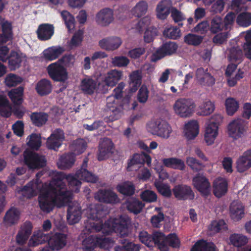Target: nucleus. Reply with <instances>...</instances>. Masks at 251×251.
Returning a JSON list of instances; mask_svg holds the SVG:
<instances>
[{"instance_id":"25","label":"nucleus","mask_w":251,"mask_h":251,"mask_svg":"<svg viewBox=\"0 0 251 251\" xmlns=\"http://www.w3.org/2000/svg\"><path fill=\"white\" fill-rule=\"evenodd\" d=\"M215 105L213 101L206 99L202 100L198 107V114L200 116H207L215 110Z\"/></svg>"},{"instance_id":"6","label":"nucleus","mask_w":251,"mask_h":251,"mask_svg":"<svg viewBox=\"0 0 251 251\" xmlns=\"http://www.w3.org/2000/svg\"><path fill=\"white\" fill-rule=\"evenodd\" d=\"M83 245L84 251H91L96 247L108 249L113 246V242L108 238L92 235L83 240Z\"/></svg>"},{"instance_id":"27","label":"nucleus","mask_w":251,"mask_h":251,"mask_svg":"<svg viewBox=\"0 0 251 251\" xmlns=\"http://www.w3.org/2000/svg\"><path fill=\"white\" fill-rule=\"evenodd\" d=\"M196 78L201 85L211 86L215 83L214 77L203 68H199L196 71Z\"/></svg>"},{"instance_id":"38","label":"nucleus","mask_w":251,"mask_h":251,"mask_svg":"<svg viewBox=\"0 0 251 251\" xmlns=\"http://www.w3.org/2000/svg\"><path fill=\"white\" fill-rule=\"evenodd\" d=\"M230 244L236 247L246 245L249 242V238L246 235L240 233H233L229 237Z\"/></svg>"},{"instance_id":"64","label":"nucleus","mask_w":251,"mask_h":251,"mask_svg":"<svg viewBox=\"0 0 251 251\" xmlns=\"http://www.w3.org/2000/svg\"><path fill=\"white\" fill-rule=\"evenodd\" d=\"M150 24V19L148 17H145L139 21L135 25L133 28H135L137 32H140L145 29H146Z\"/></svg>"},{"instance_id":"15","label":"nucleus","mask_w":251,"mask_h":251,"mask_svg":"<svg viewBox=\"0 0 251 251\" xmlns=\"http://www.w3.org/2000/svg\"><path fill=\"white\" fill-rule=\"evenodd\" d=\"M213 193L217 198L224 196L227 192L228 182L226 178L218 177L212 183Z\"/></svg>"},{"instance_id":"48","label":"nucleus","mask_w":251,"mask_h":251,"mask_svg":"<svg viewBox=\"0 0 251 251\" xmlns=\"http://www.w3.org/2000/svg\"><path fill=\"white\" fill-rule=\"evenodd\" d=\"M186 162L187 165L195 172L202 170L206 167L203 162L193 156L187 157Z\"/></svg>"},{"instance_id":"63","label":"nucleus","mask_w":251,"mask_h":251,"mask_svg":"<svg viewBox=\"0 0 251 251\" xmlns=\"http://www.w3.org/2000/svg\"><path fill=\"white\" fill-rule=\"evenodd\" d=\"M141 199L145 201L152 202L156 201V194L151 190H145L141 194Z\"/></svg>"},{"instance_id":"21","label":"nucleus","mask_w":251,"mask_h":251,"mask_svg":"<svg viewBox=\"0 0 251 251\" xmlns=\"http://www.w3.org/2000/svg\"><path fill=\"white\" fill-rule=\"evenodd\" d=\"M183 133L188 140L195 138L199 133V124L197 120H192L186 123L184 126Z\"/></svg>"},{"instance_id":"30","label":"nucleus","mask_w":251,"mask_h":251,"mask_svg":"<svg viewBox=\"0 0 251 251\" xmlns=\"http://www.w3.org/2000/svg\"><path fill=\"white\" fill-rule=\"evenodd\" d=\"M113 147V144L110 139L107 138L102 139L100 145L98 159L102 160L107 158L108 154L111 152Z\"/></svg>"},{"instance_id":"18","label":"nucleus","mask_w":251,"mask_h":251,"mask_svg":"<svg viewBox=\"0 0 251 251\" xmlns=\"http://www.w3.org/2000/svg\"><path fill=\"white\" fill-rule=\"evenodd\" d=\"M95 198L100 202L109 203H116L120 201V199L114 192L110 190H101L95 195Z\"/></svg>"},{"instance_id":"40","label":"nucleus","mask_w":251,"mask_h":251,"mask_svg":"<svg viewBox=\"0 0 251 251\" xmlns=\"http://www.w3.org/2000/svg\"><path fill=\"white\" fill-rule=\"evenodd\" d=\"M191 251H216V250L215 245L212 243L201 240L195 244Z\"/></svg>"},{"instance_id":"8","label":"nucleus","mask_w":251,"mask_h":251,"mask_svg":"<svg viewBox=\"0 0 251 251\" xmlns=\"http://www.w3.org/2000/svg\"><path fill=\"white\" fill-rule=\"evenodd\" d=\"M47 71L50 77L55 81L65 82L68 78V73L64 66L60 64V61L49 65Z\"/></svg>"},{"instance_id":"17","label":"nucleus","mask_w":251,"mask_h":251,"mask_svg":"<svg viewBox=\"0 0 251 251\" xmlns=\"http://www.w3.org/2000/svg\"><path fill=\"white\" fill-rule=\"evenodd\" d=\"M236 165L237 170L239 173H243L251 168V148L239 157Z\"/></svg>"},{"instance_id":"14","label":"nucleus","mask_w":251,"mask_h":251,"mask_svg":"<svg viewBox=\"0 0 251 251\" xmlns=\"http://www.w3.org/2000/svg\"><path fill=\"white\" fill-rule=\"evenodd\" d=\"M178 46L173 42H169L164 44L153 54L155 58L152 59L154 61L160 59L165 56L170 55L175 53L177 49Z\"/></svg>"},{"instance_id":"37","label":"nucleus","mask_w":251,"mask_h":251,"mask_svg":"<svg viewBox=\"0 0 251 251\" xmlns=\"http://www.w3.org/2000/svg\"><path fill=\"white\" fill-rule=\"evenodd\" d=\"M25 58V55L20 52L12 51L9 56V67L11 70H15L20 66L22 60Z\"/></svg>"},{"instance_id":"47","label":"nucleus","mask_w":251,"mask_h":251,"mask_svg":"<svg viewBox=\"0 0 251 251\" xmlns=\"http://www.w3.org/2000/svg\"><path fill=\"white\" fill-rule=\"evenodd\" d=\"M117 191L120 193L130 196L134 193L135 187L130 181H126L118 184L116 187Z\"/></svg>"},{"instance_id":"59","label":"nucleus","mask_w":251,"mask_h":251,"mask_svg":"<svg viewBox=\"0 0 251 251\" xmlns=\"http://www.w3.org/2000/svg\"><path fill=\"white\" fill-rule=\"evenodd\" d=\"M128 58L124 56H115L111 59V63L113 66L117 67H125L129 63Z\"/></svg>"},{"instance_id":"26","label":"nucleus","mask_w":251,"mask_h":251,"mask_svg":"<svg viewBox=\"0 0 251 251\" xmlns=\"http://www.w3.org/2000/svg\"><path fill=\"white\" fill-rule=\"evenodd\" d=\"M36 33L40 40H48L50 39L54 34V27L51 24H43L39 25Z\"/></svg>"},{"instance_id":"56","label":"nucleus","mask_w":251,"mask_h":251,"mask_svg":"<svg viewBox=\"0 0 251 251\" xmlns=\"http://www.w3.org/2000/svg\"><path fill=\"white\" fill-rule=\"evenodd\" d=\"M163 35L166 37L176 39L181 36L180 30L176 27L170 26L164 29Z\"/></svg>"},{"instance_id":"20","label":"nucleus","mask_w":251,"mask_h":251,"mask_svg":"<svg viewBox=\"0 0 251 251\" xmlns=\"http://www.w3.org/2000/svg\"><path fill=\"white\" fill-rule=\"evenodd\" d=\"M122 41L117 37H110L103 38L99 41L100 47L107 51H113L118 49Z\"/></svg>"},{"instance_id":"34","label":"nucleus","mask_w":251,"mask_h":251,"mask_svg":"<svg viewBox=\"0 0 251 251\" xmlns=\"http://www.w3.org/2000/svg\"><path fill=\"white\" fill-rule=\"evenodd\" d=\"M20 216V211L12 208L6 212L3 218V223L6 226H11L18 223Z\"/></svg>"},{"instance_id":"41","label":"nucleus","mask_w":251,"mask_h":251,"mask_svg":"<svg viewBox=\"0 0 251 251\" xmlns=\"http://www.w3.org/2000/svg\"><path fill=\"white\" fill-rule=\"evenodd\" d=\"M75 161V157L73 153L65 154L60 157L57 162V166L60 169H67L73 165Z\"/></svg>"},{"instance_id":"11","label":"nucleus","mask_w":251,"mask_h":251,"mask_svg":"<svg viewBox=\"0 0 251 251\" xmlns=\"http://www.w3.org/2000/svg\"><path fill=\"white\" fill-rule=\"evenodd\" d=\"M194 186L203 195L206 196L210 192V184L202 174H197L193 179Z\"/></svg>"},{"instance_id":"35","label":"nucleus","mask_w":251,"mask_h":251,"mask_svg":"<svg viewBox=\"0 0 251 251\" xmlns=\"http://www.w3.org/2000/svg\"><path fill=\"white\" fill-rule=\"evenodd\" d=\"M49 238V234H45L42 231L38 230L34 232L28 242V245L29 246L35 247L48 242Z\"/></svg>"},{"instance_id":"46","label":"nucleus","mask_w":251,"mask_h":251,"mask_svg":"<svg viewBox=\"0 0 251 251\" xmlns=\"http://www.w3.org/2000/svg\"><path fill=\"white\" fill-rule=\"evenodd\" d=\"M225 106L227 115H233L239 107V102L233 98H228L225 100Z\"/></svg>"},{"instance_id":"24","label":"nucleus","mask_w":251,"mask_h":251,"mask_svg":"<svg viewBox=\"0 0 251 251\" xmlns=\"http://www.w3.org/2000/svg\"><path fill=\"white\" fill-rule=\"evenodd\" d=\"M81 212L77 202H73L69 205L67 219L71 225L77 223L80 219Z\"/></svg>"},{"instance_id":"19","label":"nucleus","mask_w":251,"mask_h":251,"mask_svg":"<svg viewBox=\"0 0 251 251\" xmlns=\"http://www.w3.org/2000/svg\"><path fill=\"white\" fill-rule=\"evenodd\" d=\"M229 214L233 221H240L245 216V206L240 201H232L229 207Z\"/></svg>"},{"instance_id":"13","label":"nucleus","mask_w":251,"mask_h":251,"mask_svg":"<svg viewBox=\"0 0 251 251\" xmlns=\"http://www.w3.org/2000/svg\"><path fill=\"white\" fill-rule=\"evenodd\" d=\"M65 139L63 131L60 129L54 130L47 141V146L50 149L55 150L62 144Z\"/></svg>"},{"instance_id":"52","label":"nucleus","mask_w":251,"mask_h":251,"mask_svg":"<svg viewBox=\"0 0 251 251\" xmlns=\"http://www.w3.org/2000/svg\"><path fill=\"white\" fill-rule=\"evenodd\" d=\"M119 102V100L116 99L114 96H110L106 99V106L112 112L118 114L120 112Z\"/></svg>"},{"instance_id":"3","label":"nucleus","mask_w":251,"mask_h":251,"mask_svg":"<svg viewBox=\"0 0 251 251\" xmlns=\"http://www.w3.org/2000/svg\"><path fill=\"white\" fill-rule=\"evenodd\" d=\"M87 163L88 159L86 158L83 161L81 168L77 171L75 176L71 175L66 176V178L70 187L72 188V191L77 192L79 190L81 183L77 178L92 183H95L98 181V177L86 169Z\"/></svg>"},{"instance_id":"50","label":"nucleus","mask_w":251,"mask_h":251,"mask_svg":"<svg viewBox=\"0 0 251 251\" xmlns=\"http://www.w3.org/2000/svg\"><path fill=\"white\" fill-rule=\"evenodd\" d=\"M241 36L245 38L244 50L247 58L251 59V30L241 33Z\"/></svg>"},{"instance_id":"61","label":"nucleus","mask_w":251,"mask_h":251,"mask_svg":"<svg viewBox=\"0 0 251 251\" xmlns=\"http://www.w3.org/2000/svg\"><path fill=\"white\" fill-rule=\"evenodd\" d=\"M23 79L21 77L12 74H8L5 77L4 82L8 87H12L21 83Z\"/></svg>"},{"instance_id":"36","label":"nucleus","mask_w":251,"mask_h":251,"mask_svg":"<svg viewBox=\"0 0 251 251\" xmlns=\"http://www.w3.org/2000/svg\"><path fill=\"white\" fill-rule=\"evenodd\" d=\"M96 82L91 78L86 77L81 80L80 89L85 93L93 94L97 88Z\"/></svg>"},{"instance_id":"9","label":"nucleus","mask_w":251,"mask_h":251,"mask_svg":"<svg viewBox=\"0 0 251 251\" xmlns=\"http://www.w3.org/2000/svg\"><path fill=\"white\" fill-rule=\"evenodd\" d=\"M25 164L31 169H39L46 165V160L44 156L29 151L24 153Z\"/></svg>"},{"instance_id":"16","label":"nucleus","mask_w":251,"mask_h":251,"mask_svg":"<svg viewBox=\"0 0 251 251\" xmlns=\"http://www.w3.org/2000/svg\"><path fill=\"white\" fill-rule=\"evenodd\" d=\"M173 192L175 197L178 200H192L195 197L194 193L191 187L185 185L175 186Z\"/></svg>"},{"instance_id":"57","label":"nucleus","mask_w":251,"mask_h":251,"mask_svg":"<svg viewBox=\"0 0 251 251\" xmlns=\"http://www.w3.org/2000/svg\"><path fill=\"white\" fill-rule=\"evenodd\" d=\"M224 26L222 19L220 17H216L211 22L210 31L213 33H216L222 31Z\"/></svg>"},{"instance_id":"23","label":"nucleus","mask_w":251,"mask_h":251,"mask_svg":"<svg viewBox=\"0 0 251 251\" xmlns=\"http://www.w3.org/2000/svg\"><path fill=\"white\" fill-rule=\"evenodd\" d=\"M172 2L170 0H163L159 2L156 7V17L159 20H165L171 13Z\"/></svg>"},{"instance_id":"58","label":"nucleus","mask_w":251,"mask_h":251,"mask_svg":"<svg viewBox=\"0 0 251 251\" xmlns=\"http://www.w3.org/2000/svg\"><path fill=\"white\" fill-rule=\"evenodd\" d=\"M184 39L185 43L189 45L198 46L202 42L203 37L201 36L189 33L184 37Z\"/></svg>"},{"instance_id":"44","label":"nucleus","mask_w":251,"mask_h":251,"mask_svg":"<svg viewBox=\"0 0 251 251\" xmlns=\"http://www.w3.org/2000/svg\"><path fill=\"white\" fill-rule=\"evenodd\" d=\"M52 89L50 82L47 79H43L39 81L36 84V90L40 95H45L49 94Z\"/></svg>"},{"instance_id":"22","label":"nucleus","mask_w":251,"mask_h":251,"mask_svg":"<svg viewBox=\"0 0 251 251\" xmlns=\"http://www.w3.org/2000/svg\"><path fill=\"white\" fill-rule=\"evenodd\" d=\"M66 243V236L65 234L56 233L51 237L50 236L48 241L49 249L51 250H59L63 248Z\"/></svg>"},{"instance_id":"42","label":"nucleus","mask_w":251,"mask_h":251,"mask_svg":"<svg viewBox=\"0 0 251 251\" xmlns=\"http://www.w3.org/2000/svg\"><path fill=\"white\" fill-rule=\"evenodd\" d=\"M24 88L19 87L10 91L8 95L11 101L15 104H20L23 102Z\"/></svg>"},{"instance_id":"49","label":"nucleus","mask_w":251,"mask_h":251,"mask_svg":"<svg viewBox=\"0 0 251 251\" xmlns=\"http://www.w3.org/2000/svg\"><path fill=\"white\" fill-rule=\"evenodd\" d=\"M126 206L129 211L135 214H137L141 211L144 205L138 200L131 199L127 201Z\"/></svg>"},{"instance_id":"33","label":"nucleus","mask_w":251,"mask_h":251,"mask_svg":"<svg viewBox=\"0 0 251 251\" xmlns=\"http://www.w3.org/2000/svg\"><path fill=\"white\" fill-rule=\"evenodd\" d=\"M64 51V48L60 46H52L45 50L42 55L45 59L52 61L57 58Z\"/></svg>"},{"instance_id":"10","label":"nucleus","mask_w":251,"mask_h":251,"mask_svg":"<svg viewBox=\"0 0 251 251\" xmlns=\"http://www.w3.org/2000/svg\"><path fill=\"white\" fill-rule=\"evenodd\" d=\"M113 13L109 8H103L97 12L95 17V22L100 26L106 27L113 21Z\"/></svg>"},{"instance_id":"60","label":"nucleus","mask_w":251,"mask_h":251,"mask_svg":"<svg viewBox=\"0 0 251 251\" xmlns=\"http://www.w3.org/2000/svg\"><path fill=\"white\" fill-rule=\"evenodd\" d=\"M61 14L68 30L69 31L73 30L75 27V19L74 17L67 11H62Z\"/></svg>"},{"instance_id":"32","label":"nucleus","mask_w":251,"mask_h":251,"mask_svg":"<svg viewBox=\"0 0 251 251\" xmlns=\"http://www.w3.org/2000/svg\"><path fill=\"white\" fill-rule=\"evenodd\" d=\"M0 24L2 27V34L0 36V45L10 40L12 38V26L10 23L0 17Z\"/></svg>"},{"instance_id":"43","label":"nucleus","mask_w":251,"mask_h":251,"mask_svg":"<svg viewBox=\"0 0 251 251\" xmlns=\"http://www.w3.org/2000/svg\"><path fill=\"white\" fill-rule=\"evenodd\" d=\"M167 237L161 232H155L152 237L153 245H156L161 251H167L168 248L166 246Z\"/></svg>"},{"instance_id":"2","label":"nucleus","mask_w":251,"mask_h":251,"mask_svg":"<svg viewBox=\"0 0 251 251\" xmlns=\"http://www.w3.org/2000/svg\"><path fill=\"white\" fill-rule=\"evenodd\" d=\"M85 214L89 220L85 223L84 234L101 231L103 234L107 235L114 231L125 236L128 233V218L126 216L110 219L103 225L100 219L105 213L100 205L96 204H91L85 210Z\"/></svg>"},{"instance_id":"31","label":"nucleus","mask_w":251,"mask_h":251,"mask_svg":"<svg viewBox=\"0 0 251 251\" xmlns=\"http://www.w3.org/2000/svg\"><path fill=\"white\" fill-rule=\"evenodd\" d=\"M32 229V226L30 222H27L21 226L20 230L16 236L17 242L19 244H24L30 235Z\"/></svg>"},{"instance_id":"53","label":"nucleus","mask_w":251,"mask_h":251,"mask_svg":"<svg viewBox=\"0 0 251 251\" xmlns=\"http://www.w3.org/2000/svg\"><path fill=\"white\" fill-rule=\"evenodd\" d=\"M237 23L240 26L247 27L251 24V13L242 12L236 18Z\"/></svg>"},{"instance_id":"62","label":"nucleus","mask_w":251,"mask_h":251,"mask_svg":"<svg viewBox=\"0 0 251 251\" xmlns=\"http://www.w3.org/2000/svg\"><path fill=\"white\" fill-rule=\"evenodd\" d=\"M154 185L158 191L161 195L166 197L171 196L172 192L169 185L161 183L157 181L154 182Z\"/></svg>"},{"instance_id":"5","label":"nucleus","mask_w":251,"mask_h":251,"mask_svg":"<svg viewBox=\"0 0 251 251\" xmlns=\"http://www.w3.org/2000/svg\"><path fill=\"white\" fill-rule=\"evenodd\" d=\"M196 108V103L192 100L185 98L177 99L173 105V109L175 114L183 118L191 117Z\"/></svg>"},{"instance_id":"55","label":"nucleus","mask_w":251,"mask_h":251,"mask_svg":"<svg viewBox=\"0 0 251 251\" xmlns=\"http://www.w3.org/2000/svg\"><path fill=\"white\" fill-rule=\"evenodd\" d=\"M48 116L44 113H33L31 116L33 123L37 126L45 124L48 120Z\"/></svg>"},{"instance_id":"45","label":"nucleus","mask_w":251,"mask_h":251,"mask_svg":"<svg viewBox=\"0 0 251 251\" xmlns=\"http://www.w3.org/2000/svg\"><path fill=\"white\" fill-rule=\"evenodd\" d=\"M148 9V3L143 0L139 1L131 9V13L136 17H141L145 15Z\"/></svg>"},{"instance_id":"28","label":"nucleus","mask_w":251,"mask_h":251,"mask_svg":"<svg viewBox=\"0 0 251 251\" xmlns=\"http://www.w3.org/2000/svg\"><path fill=\"white\" fill-rule=\"evenodd\" d=\"M164 166L176 170L183 171L185 168L184 162L181 159L172 157L163 158L161 160Z\"/></svg>"},{"instance_id":"7","label":"nucleus","mask_w":251,"mask_h":251,"mask_svg":"<svg viewBox=\"0 0 251 251\" xmlns=\"http://www.w3.org/2000/svg\"><path fill=\"white\" fill-rule=\"evenodd\" d=\"M247 128V122L241 118L234 119L228 125V135L234 139H237L245 135Z\"/></svg>"},{"instance_id":"54","label":"nucleus","mask_w":251,"mask_h":251,"mask_svg":"<svg viewBox=\"0 0 251 251\" xmlns=\"http://www.w3.org/2000/svg\"><path fill=\"white\" fill-rule=\"evenodd\" d=\"M27 145L33 149L38 150L41 145V139L40 135L32 134L27 139Z\"/></svg>"},{"instance_id":"1","label":"nucleus","mask_w":251,"mask_h":251,"mask_svg":"<svg viewBox=\"0 0 251 251\" xmlns=\"http://www.w3.org/2000/svg\"><path fill=\"white\" fill-rule=\"evenodd\" d=\"M42 173L37 174V179L27 184L22 189L21 193L24 197L30 198L39 192V205L44 212L49 213L55 205L61 207L71 201L72 193L67 191L64 183L60 179H54L49 183L42 184L39 177Z\"/></svg>"},{"instance_id":"4","label":"nucleus","mask_w":251,"mask_h":251,"mask_svg":"<svg viewBox=\"0 0 251 251\" xmlns=\"http://www.w3.org/2000/svg\"><path fill=\"white\" fill-rule=\"evenodd\" d=\"M146 128L151 134L164 139L169 138L172 132L170 125L161 119L150 121L146 125Z\"/></svg>"},{"instance_id":"39","label":"nucleus","mask_w":251,"mask_h":251,"mask_svg":"<svg viewBox=\"0 0 251 251\" xmlns=\"http://www.w3.org/2000/svg\"><path fill=\"white\" fill-rule=\"evenodd\" d=\"M129 76L131 91L135 92L141 84L142 72L138 70L133 71Z\"/></svg>"},{"instance_id":"51","label":"nucleus","mask_w":251,"mask_h":251,"mask_svg":"<svg viewBox=\"0 0 251 251\" xmlns=\"http://www.w3.org/2000/svg\"><path fill=\"white\" fill-rule=\"evenodd\" d=\"M86 148V143L85 141L79 139L74 141L71 145V149L74 151L73 154H79L83 152Z\"/></svg>"},{"instance_id":"12","label":"nucleus","mask_w":251,"mask_h":251,"mask_svg":"<svg viewBox=\"0 0 251 251\" xmlns=\"http://www.w3.org/2000/svg\"><path fill=\"white\" fill-rule=\"evenodd\" d=\"M218 135V126L213 121L208 122L205 126L204 140L207 145H212Z\"/></svg>"},{"instance_id":"29","label":"nucleus","mask_w":251,"mask_h":251,"mask_svg":"<svg viewBox=\"0 0 251 251\" xmlns=\"http://www.w3.org/2000/svg\"><path fill=\"white\" fill-rule=\"evenodd\" d=\"M122 71L114 69L108 72L105 75L103 81L108 86L113 87L122 78Z\"/></svg>"}]
</instances>
